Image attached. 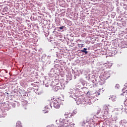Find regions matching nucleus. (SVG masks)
<instances>
[{
    "label": "nucleus",
    "mask_w": 127,
    "mask_h": 127,
    "mask_svg": "<svg viewBox=\"0 0 127 127\" xmlns=\"http://www.w3.org/2000/svg\"><path fill=\"white\" fill-rule=\"evenodd\" d=\"M72 121L71 120H63L61 121L60 120H56V127H67L70 126L71 125ZM52 127H55L54 125H52Z\"/></svg>",
    "instance_id": "f257e3e1"
},
{
    "label": "nucleus",
    "mask_w": 127,
    "mask_h": 127,
    "mask_svg": "<svg viewBox=\"0 0 127 127\" xmlns=\"http://www.w3.org/2000/svg\"><path fill=\"white\" fill-rule=\"evenodd\" d=\"M62 102V99L60 98H56L53 102V106L56 109H59Z\"/></svg>",
    "instance_id": "f03ea898"
},
{
    "label": "nucleus",
    "mask_w": 127,
    "mask_h": 127,
    "mask_svg": "<svg viewBox=\"0 0 127 127\" xmlns=\"http://www.w3.org/2000/svg\"><path fill=\"white\" fill-rule=\"evenodd\" d=\"M104 114L106 115L109 114V107L107 105H104L103 106Z\"/></svg>",
    "instance_id": "7ed1b4c3"
},
{
    "label": "nucleus",
    "mask_w": 127,
    "mask_h": 127,
    "mask_svg": "<svg viewBox=\"0 0 127 127\" xmlns=\"http://www.w3.org/2000/svg\"><path fill=\"white\" fill-rule=\"evenodd\" d=\"M51 85L52 86L54 87L57 86V83H56V81H52L51 83Z\"/></svg>",
    "instance_id": "20e7f679"
},
{
    "label": "nucleus",
    "mask_w": 127,
    "mask_h": 127,
    "mask_svg": "<svg viewBox=\"0 0 127 127\" xmlns=\"http://www.w3.org/2000/svg\"><path fill=\"white\" fill-rule=\"evenodd\" d=\"M78 46L79 48H82L84 46L83 44H78Z\"/></svg>",
    "instance_id": "39448f33"
},
{
    "label": "nucleus",
    "mask_w": 127,
    "mask_h": 127,
    "mask_svg": "<svg viewBox=\"0 0 127 127\" xmlns=\"http://www.w3.org/2000/svg\"><path fill=\"white\" fill-rule=\"evenodd\" d=\"M64 116L65 117H69V113H65L64 114Z\"/></svg>",
    "instance_id": "423d86ee"
},
{
    "label": "nucleus",
    "mask_w": 127,
    "mask_h": 127,
    "mask_svg": "<svg viewBox=\"0 0 127 127\" xmlns=\"http://www.w3.org/2000/svg\"><path fill=\"white\" fill-rule=\"evenodd\" d=\"M16 127H20L21 125H19V123H17L16 125Z\"/></svg>",
    "instance_id": "0eeeda50"
},
{
    "label": "nucleus",
    "mask_w": 127,
    "mask_h": 127,
    "mask_svg": "<svg viewBox=\"0 0 127 127\" xmlns=\"http://www.w3.org/2000/svg\"><path fill=\"white\" fill-rule=\"evenodd\" d=\"M82 52H84L86 54H88V52L86 50L82 51Z\"/></svg>",
    "instance_id": "6e6552de"
},
{
    "label": "nucleus",
    "mask_w": 127,
    "mask_h": 127,
    "mask_svg": "<svg viewBox=\"0 0 127 127\" xmlns=\"http://www.w3.org/2000/svg\"><path fill=\"white\" fill-rule=\"evenodd\" d=\"M88 50V49H87V48H84L83 50H81V52L85 51V50Z\"/></svg>",
    "instance_id": "1a4fd4ad"
},
{
    "label": "nucleus",
    "mask_w": 127,
    "mask_h": 127,
    "mask_svg": "<svg viewBox=\"0 0 127 127\" xmlns=\"http://www.w3.org/2000/svg\"><path fill=\"white\" fill-rule=\"evenodd\" d=\"M64 28V26H61V27H60V29L62 30Z\"/></svg>",
    "instance_id": "9d476101"
},
{
    "label": "nucleus",
    "mask_w": 127,
    "mask_h": 127,
    "mask_svg": "<svg viewBox=\"0 0 127 127\" xmlns=\"http://www.w3.org/2000/svg\"><path fill=\"white\" fill-rule=\"evenodd\" d=\"M56 88H57V89H60V87L56 86Z\"/></svg>",
    "instance_id": "9b49d317"
},
{
    "label": "nucleus",
    "mask_w": 127,
    "mask_h": 127,
    "mask_svg": "<svg viewBox=\"0 0 127 127\" xmlns=\"http://www.w3.org/2000/svg\"><path fill=\"white\" fill-rule=\"evenodd\" d=\"M82 125H83V126H84L85 125V123H83V124H82Z\"/></svg>",
    "instance_id": "f8f14e48"
}]
</instances>
